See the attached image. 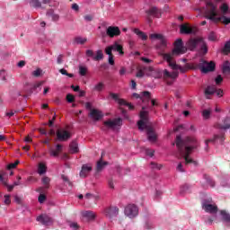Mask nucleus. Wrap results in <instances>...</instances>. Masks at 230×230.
<instances>
[{
  "label": "nucleus",
  "mask_w": 230,
  "mask_h": 230,
  "mask_svg": "<svg viewBox=\"0 0 230 230\" xmlns=\"http://www.w3.org/2000/svg\"><path fill=\"white\" fill-rule=\"evenodd\" d=\"M175 144L178 148V159H185V164H197L193 159L190 158L192 150L199 146L197 138L193 137H187L184 140L181 135L176 136Z\"/></svg>",
  "instance_id": "f257e3e1"
},
{
  "label": "nucleus",
  "mask_w": 230,
  "mask_h": 230,
  "mask_svg": "<svg viewBox=\"0 0 230 230\" xmlns=\"http://www.w3.org/2000/svg\"><path fill=\"white\" fill-rule=\"evenodd\" d=\"M208 8L205 11L206 19H209L213 22H222L225 26L230 24V18L226 16L217 17L218 13L217 12V5L211 1L207 2Z\"/></svg>",
  "instance_id": "f03ea898"
},
{
  "label": "nucleus",
  "mask_w": 230,
  "mask_h": 230,
  "mask_svg": "<svg viewBox=\"0 0 230 230\" xmlns=\"http://www.w3.org/2000/svg\"><path fill=\"white\" fill-rule=\"evenodd\" d=\"M164 60H165L169 64V67L172 68L173 71H181V73H186L190 69H196L195 64L187 63L184 66H181L177 65L173 58L172 59V56L170 54L164 55Z\"/></svg>",
  "instance_id": "7ed1b4c3"
},
{
  "label": "nucleus",
  "mask_w": 230,
  "mask_h": 230,
  "mask_svg": "<svg viewBox=\"0 0 230 230\" xmlns=\"http://www.w3.org/2000/svg\"><path fill=\"white\" fill-rule=\"evenodd\" d=\"M187 49L182 45V39H178L174 42V49L171 53H165L163 54V57L164 58V55H170L171 59L173 58V57H177L178 55H184L186 53Z\"/></svg>",
  "instance_id": "20e7f679"
},
{
  "label": "nucleus",
  "mask_w": 230,
  "mask_h": 230,
  "mask_svg": "<svg viewBox=\"0 0 230 230\" xmlns=\"http://www.w3.org/2000/svg\"><path fill=\"white\" fill-rule=\"evenodd\" d=\"M196 69H200L201 73H211L215 71L216 65L213 61L208 62L204 59L199 60V64H195Z\"/></svg>",
  "instance_id": "39448f33"
},
{
  "label": "nucleus",
  "mask_w": 230,
  "mask_h": 230,
  "mask_svg": "<svg viewBox=\"0 0 230 230\" xmlns=\"http://www.w3.org/2000/svg\"><path fill=\"white\" fill-rule=\"evenodd\" d=\"M226 141V133L220 132L219 134H215L212 138H208L205 140L206 145V150L209 148V143H217L219 142L221 145H224V142Z\"/></svg>",
  "instance_id": "423d86ee"
},
{
  "label": "nucleus",
  "mask_w": 230,
  "mask_h": 230,
  "mask_svg": "<svg viewBox=\"0 0 230 230\" xmlns=\"http://www.w3.org/2000/svg\"><path fill=\"white\" fill-rule=\"evenodd\" d=\"M146 107H142V111H140V120L137 121V127L139 130H145L146 123H148V111H145Z\"/></svg>",
  "instance_id": "0eeeda50"
},
{
  "label": "nucleus",
  "mask_w": 230,
  "mask_h": 230,
  "mask_svg": "<svg viewBox=\"0 0 230 230\" xmlns=\"http://www.w3.org/2000/svg\"><path fill=\"white\" fill-rule=\"evenodd\" d=\"M103 125L104 127H107V128L114 130L117 127H121V125H123V119L121 118L108 119L103 122Z\"/></svg>",
  "instance_id": "6e6552de"
},
{
  "label": "nucleus",
  "mask_w": 230,
  "mask_h": 230,
  "mask_svg": "<svg viewBox=\"0 0 230 230\" xmlns=\"http://www.w3.org/2000/svg\"><path fill=\"white\" fill-rule=\"evenodd\" d=\"M109 96L110 98H111V100L118 102L119 105H126V107H128L129 111H134V105H131L129 102H127L125 99H119V95L118 93L110 92Z\"/></svg>",
  "instance_id": "1a4fd4ad"
},
{
  "label": "nucleus",
  "mask_w": 230,
  "mask_h": 230,
  "mask_svg": "<svg viewBox=\"0 0 230 230\" xmlns=\"http://www.w3.org/2000/svg\"><path fill=\"white\" fill-rule=\"evenodd\" d=\"M124 213L126 217H128L129 218H134L135 217H137L139 209L136 205L129 204L125 208Z\"/></svg>",
  "instance_id": "9d476101"
},
{
  "label": "nucleus",
  "mask_w": 230,
  "mask_h": 230,
  "mask_svg": "<svg viewBox=\"0 0 230 230\" xmlns=\"http://www.w3.org/2000/svg\"><path fill=\"white\" fill-rule=\"evenodd\" d=\"M85 55L89 58H93V60H94L95 62H99V60H103V51L102 49L97 50L95 56L94 51L87 49Z\"/></svg>",
  "instance_id": "9b49d317"
},
{
  "label": "nucleus",
  "mask_w": 230,
  "mask_h": 230,
  "mask_svg": "<svg viewBox=\"0 0 230 230\" xmlns=\"http://www.w3.org/2000/svg\"><path fill=\"white\" fill-rule=\"evenodd\" d=\"M106 34L110 39H114V37H119L121 35V31L118 26H110L106 30Z\"/></svg>",
  "instance_id": "f8f14e48"
},
{
  "label": "nucleus",
  "mask_w": 230,
  "mask_h": 230,
  "mask_svg": "<svg viewBox=\"0 0 230 230\" xmlns=\"http://www.w3.org/2000/svg\"><path fill=\"white\" fill-rule=\"evenodd\" d=\"M180 32L185 35H191L197 33V27H191L184 23L180 26Z\"/></svg>",
  "instance_id": "ddd939ff"
},
{
  "label": "nucleus",
  "mask_w": 230,
  "mask_h": 230,
  "mask_svg": "<svg viewBox=\"0 0 230 230\" xmlns=\"http://www.w3.org/2000/svg\"><path fill=\"white\" fill-rule=\"evenodd\" d=\"M146 13H147L148 15V22H152L150 17H156L157 19H159V17H161L162 15L161 9L155 6H153L149 10L146 11Z\"/></svg>",
  "instance_id": "4468645a"
},
{
  "label": "nucleus",
  "mask_w": 230,
  "mask_h": 230,
  "mask_svg": "<svg viewBox=\"0 0 230 230\" xmlns=\"http://www.w3.org/2000/svg\"><path fill=\"white\" fill-rule=\"evenodd\" d=\"M56 135L58 141H67L71 138V133L66 129H58Z\"/></svg>",
  "instance_id": "2eb2a0df"
},
{
  "label": "nucleus",
  "mask_w": 230,
  "mask_h": 230,
  "mask_svg": "<svg viewBox=\"0 0 230 230\" xmlns=\"http://www.w3.org/2000/svg\"><path fill=\"white\" fill-rule=\"evenodd\" d=\"M133 98H136L137 100H141L142 102H145L146 99V102H150V100H152V93L148 91H144L141 93V94L134 93Z\"/></svg>",
  "instance_id": "dca6fc26"
},
{
  "label": "nucleus",
  "mask_w": 230,
  "mask_h": 230,
  "mask_svg": "<svg viewBox=\"0 0 230 230\" xmlns=\"http://www.w3.org/2000/svg\"><path fill=\"white\" fill-rule=\"evenodd\" d=\"M202 209H204L206 213H210L211 215L218 212V207L217 205H213L206 202L202 203Z\"/></svg>",
  "instance_id": "f3484780"
},
{
  "label": "nucleus",
  "mask_w": 230,
  "mask_h": 230,
  "mask_svg": "<svg viewBox=\"0 0 230 230\" xmlns=\"http://www.w3.org/2000/svg\"><path fill=\"white\" fill-rule=\"evenodd\" d=\"M104 213L108 218H114V217H118L119 208L118 207H110L105 209Z\"/></svg>",
  "instance_id": "a211bd4d"
},
{
  "label": "nucleus",
  "mask_w": 230,
  "mask_h": 230,
  "mask_svg": "<svg viewBox=\"0 0 230 230\" xmlns=\"http://www.w3.org/2000/svg\"><path fill=\"white\" fill-rule=\"evenodd\" d=\"M216 127L217 128H219L220 130H229V128H230V118L226 117L225 119H223V120L221 122L217 123Z\"/></svg>",
  "instance_id": "6ab92c4d"
},
{
  "label": "nucleus",
  "mask_w": 230,
  "mask_h": 230,
  "mask_svg": "<svg viewBox=\"0 0 230 230\" xmlns=\"http://www.w3.org/2000/svg\"><path fill=\"white\" fill-rule=\"evenodd\" d=\"M90 118H92L95 121H100V119L103 118V113H102V111L99 110L93 109L90 111Z\"/></svg>",
  "instance_id": "aec40b11"
},
{
  "label": "nucleus",
  "mask_w": 230,
  "mask_h": 230,
  "mask_svg": "<svg viewBox=\"0 0 230 230\" xmlns=\"http://www.w3.org/2000/svg\"><path fill=\"white\" fill-rule=\"evenodd\" d=\"M215 93H217V87L213 85H208L204 91V95L208 100H209L210 96H213Z\"/></svg>",
  "instance_id": "412c9836"
},
{
  "label": "nucleus",
  "mask_w": 230,
  "mask_h": 230,
  "mask_svg": "<svg viewBox=\"0 0 230 230\" xmlns=\"http://www.w3.org/2000/svg\"><path fill=\"white\" fill-rule=\"evenodd\" d=\"M37 222H40L42 226H48V224L51 223V217L46 214H42L37 217Z\"/></svg>",
  "instance_id": "4be33fe9"
},
{
  "label": "nucleus",
  "mask_w": 230,
  "mask_h": 230,
  "mask_svg": "<svg viewBox=\"0 0 230 230\" xmlns=\"http://www.w3.org/2000/svg\"><path fill=\"white\" fill-rule=\"evenodd\" d=\"M46 15L47 17H49V19H51L54 22L60 20V15L58 13H56L55 10L53 9H49L46 13Z\"/></svg>",
  "instance_id": "5701e85b"
},
{
  "label": "nucleus",
  "mask_w": 230,
  "mask_h": 230,
  "mask_svg": "<svg viewBox=\"0 0 230 230\" xmlns=\"http://www.w3.org/2000/svg\"><path fill=\"white\" fill-rule=\"evenodd\" d=\"M93 170L92 166H89L87 164H84L82 166V170L79 173L80 177H82L83 179H85V177H87V175H89V172Z\"/></svg>",
  "instance_id": "b1692460"
},
{
  "label": "nucleus",
  "mask_w": 230,
  "mask_h": 230,
  "mask_svg": "<svg viewBox=\"0 0 230 230\" xmlns=\"http://www.w3.org/2000/svg\"><path fill=\"white\" fill-rule=\"evenodd\" d=\"M145 128L147 130V139L148 141H155L157 139V137L155 136V132H154V128L151 127L146 126Z\"/></svg>",
  "instance_id": "393cba45"
},
{
  "label": "nucleus",
  "mask_w": 230,
  "mask_h": 230,
  "mask_svg": "<svg viewBox=\"0 0 230 230\" xmlns=\"http://www.w3.org/2000/svg\"><path fill=\"white\" fill-rule=\"evenodd\" d=\"M219 215L224 224H230V214L227 212V210H220Z\"/></svg>",
  "instance_id": "a878e982"
},
{
  "label": "nucleus",
  "mask_w": 230,
  "mask_h": 230,
  "mask_svg": "<svg viewBox=\"0 0 230 230\" xmlns=\"http://www.w3.org/2000/svg\"><path fill=\"white\" fill-rule=\"evenodd\" d=\"M62 145L60 144H58L56 146V149H53V148H50L49 149V155L52 156V157H58V155H60V152H62Z\"/></svg>",
  "instance_id": "bb28decb"
},
{
  "label": "nucleus",
  "mask_w": 230,
  "mask_h": 230,
  "mask_svg": "<svg viewBox=\"0 0 230 230\" xmlns=\"http://www.w3.org/2000/svg\"><path fill=\"white\" fill-rule=\"evenodd\" d=\"M198 38L190 39L187 43V48L190 51H195L197 49Z\"/></svg>",
  "instance_id": "cd10ccee"
},
{
  "label": "nucleus",
  "mask_w": 230,
  "mask_h": 230,
  "mask_svg": "<svg viewBox=\"0 0 230 230\" xmlns=\"http://www.w3.org/2000/svg\"><path fill=\"white\" fill-rule=\"evenodd\" d=\"M107 164H109V163L103 162V155H102L101 159L97 162V165H96L97 172H102V170H103V168H105Z\"/></svg>",
  "instance_id": "c85d7f7f"
},
{
  "label": "nucleus",
  "mask_w": 230,
  "mask_h": 230,
  "mask_svg": "<svg viewBox=\"0 0 230 230\" xmlns=\"http://www.w3.org/2000/svg\"><path fill=\"white\" fill-rule=\"evenodd\" d=\"M111 49H113V51H117V53L121 56L125 55V52L123 51V46L119 45L118 42L112 44Z\"/></svg>",
  "instance_id": "c756f323"
},
{
  "label": "nucleus",
  "mask_w": 230,
  "mask_h": 230,
  "mask_svg": "<svg viewBox=\"0 0 230 230\" xmlns=\"http://www.w3.org/2000/svg\"><path fill=\"white\" fill-rule=\"evenodd\" d=\"M82 215L84 218H87L88 220H94V218H96V214L90 210L82 212Z\"/></svg>",
  "instance_id": "7c9ffc66"
},
{
  "label": "nucleus",
  "mask_w": 230,
  "mask_h": 230,
  "mask_svg": "<svg viewBox=\"0 0 230 230\" xmlns=\"http://www.w3.org/2000/svg\"><path fill=\"white\" fill-rule=\"evenodd\" d=\"M134 33H136V35H137V37L139 39H141V40H148V36L144 31H140L139 29H134Z\"/></svg>",
  "instance_id": "2f4dec72"
},
{
  "label": "nucleus",
  "mask_w": 230,
  "mask_h": 230,
  "mask_svg": "<svg viewBox=\"0 0 230 230\" xmlns=\"http://www.w3.org/2000/svg\"><path fill=\"white\" fill-rule=\"evenodd\" d=\"M78 142L76 140H74L70 144V152L71 154H78Z\"/></svg>",
  "instance_id": "473e14b6"
},
{
  "label": "nucleus",
  "mask_w": 230,
  "mask_h": 230,
  "mask_svg": "<svg viewBox=\"0 0 230 230\" xmlns=\"http://www.w3.org/2000/svg\"><path fill=\"white\" fill-rule=\"evenodd\" d=\"M48 170V167L43 163H40L38 166V173L40 175H44Z\"/></svg>",
  "instance_id": "72a5a7b5"
},
{
  "label": "nucleus",
  "mask_w": 230,
  "mask_h": 230,
  "mask_svg": "<svg viewBox=\"0 0 230 230\" xmlns=\"http://www.w3.org/2000/svg\"><path fill=\"white\" fill-rule=\"evenodd\" d=\"M41 182L43 185H45V187H44L45 190H49V182H51V179H49V177L44 176L41 179Z\"/></svg>",
  "instance_id": "f704fd0d"
},
{
  "label": "nucleus",
  "mask_w": 230,
  "mask_h": 230,
  "mask_svg": "<svg viewBox=\"0 0 230 230\" xmlns=\"http://www.w3.org/2000/svg\"><path fill=\"white\" fill-rule=\"evenodd\" d=\"M0 182H2L3 184H4V186H7L8 188V191H13V188H15L14 185H8L6 183V181H4V178L3 177V174L0 173Z\"/></svg>",
  "instance_id": "c9c22d12"
},
{
  "label": "nucleus",
  "mask_w": 230,
  "mask_h": 230,
  "mask_svg": "<svg viewBox=\"0 0 230 230\" xmlns=\"http://www.w3.org/2000/svg\"><path fill=\"white\" fill-rule=\"evenodd\" d=\"M103 87H105V84L103 83L100 82L93 87V91L102 93V91H103Z\"/></svg>",
  "instance_id": "e433bc0d"
},
{
  "label": "nucleus",
  "mask_w": 230,
  "mask_h": 230,
  "mask_svg": "<svg viewBox=\"0 0 230 230\" xmlns=\"http://www.w3.org/2000/svg\"><path fill=\"white\" fill-rule=\"evenodd\" d=\"M222 52L225 55H229V53H230V40L226 42L225 47H224Z\"/></svg>",
  "instance_id": "4c0bfd02"
},
{
  "label": "nucleus",
  "mask_w": 230,
  "mask_h": 230,
  "mask_svg": "<svg viewBox=\"0 0 230 230\" xmlns=\"http://www.w3.org/2000/svg\"><path fill=\"white\" fill-rule=\"evenodd\" d=\"M220 10H221L223 15H226L227 12H229V5H227V4H223L220 6Z\"/></svg>",
  "instance_id": "58836bf2"
},
{
  "label": "nucleus",
  "mask_w": 230,
  "mask_h": 230,
  "mask_svg": "<svg viewBox=\"0 0 230 230\" xmlns=\"http://www.w3.org/2000/svg\"><path fill=\"white\" fill-rule=\"evenodd\" d=\"M31 4L33 6V8H42V3H40L39 0H31Z\"/></svg>",
  "instance_id": "ea45409f"
},
{
  "label": "nucleus",
  "mask_w": 230,
  "mask_h": 230,
  "mask_svg": "<svg viewBox=\"0 0 230 230\" xmlns=\"http://www.w3.org/2000/svg\"><path fill=\"white\" fill-rule=\"evenodd\" d=\"M204 179L207 181L208 184L211 186V188H215V182L213 181V180H211V177H209V175L204 174Z\"/></svg>",
  "instance_id": "a19ab883"
},
{
  "label": "nucleus",
  "mask_w": 230,
  "mask_h": 230,
  "mask_svg": "<svg viewBox=\"0 0 230 230\" xmlns=\"http://www.w3.org/2000/svg\"><path fill=\"white\" fill-rule=\"evenodd\" d=\"M223 73H230V64L229 61H226L223 64Z\"/></svg>",
  "instance_id": "79ce46f5"
},
{
  "label": "nucleus",
  "mask_w": 230,
  "mask_h": 230,
  "mask_svg": "<svg viewBox=\"0 0 230 230\" xmlns=\"http://www.w3.org/2000/svg\"><path fill=\"white\" fill-rule=\"evenodd\" d=\"M202 116L204 119H209V117L211 116V110H203Z\"/></svg>",
  "instance_id": "37998d69"
},
{
  "label": "nucleus",
  "mask_w": 230,
  "mask_h": 230,
  "mask_svg": "<svg viewBox=\"0 0 230 230\" xmlns=\"http://www.w3.org/2000/svg\"><path fill=\"white\" fill-rule=\"evenodd\" d=\"M75 40L76 44H85V42H87V38L76 37Z\"/></svg>",
  "instance_id": "c03bdc74"
},
{
  "label": "nucleus",
  "mask_w": 230,
  "mask_h": 230,
  "mask_svg": "<svg viewBox=\"0 0 230 230\" xmlns=\"http://www.w3.org/2000/svg\"><path fill=\"white\" fill-rule=\"evenodd\" d=\"M59 73H61V75H65V76H68L69 78H73V76H75V75L67 73L66 68L59 69Z\"/></svg>",
  "instance_id": "a18cd8bd"
},
{
  "label": "nucleus",
  "mask_w": 230,
  "mask_h": 230,
  "mask_svg": "<svg viewBox=\"0 0 230 230\" xmlns=\"http://www.w3.org/2000/svg\"><path fill=\"white\" fill-rule=\"evenodd\" d=\"M201 48H199V51L203 53V55H206L208 53V44H206V41L204 43H201Z\"/></svg>",
  "instance_id": "49530a36"
},
{
  "label": "nucleus",
  "mask_w": 230,
  "mask_h": 230,
  "mask_svg": "<svg viewBox=\"0 0 230 230\" xmlns=\"http://www.w3.org/2000/svg\"><path fill=\"white\" fill-rule=\"evenodd\" d=\"M79 75H81V76H85V75H87V67L85 66H79Z\"/></svg>",
  "instance_id": "de8ad7c7"
},
{
  "label": "nucleus",
  "mask_w": 230,
  "mask_h": 230,
  "mask_svg": "<svg viewBox=\"0 0 230 230\" xmlns=\"http://www.w3.org/2000/svg\"><path fill=\"white\" fill-rule=\"evenodd\" d=\"M10 195H4V204H5V206H10V204H12V199H10Z\"/></svg>",
  "instance_id": "09e8293b"
},
{
  "label": "nucleus",
  "mask_w": 230,
  "mask_h": 230,
  "mask_svg": "<svg viewBox=\"0 0 230 230\" xmlns=\"http://www.w3.org/2000/svg\"><path fill=\"white\" fill-rule=\"evenodd\" d=\"M19 164V160L15 161L13 164H9L7 165V170H13V168H17V165Z\"/></svg>",
  "instance_id": "8fccbe9b"
},
{
  "label": "nucleus",
  "mask_w": 230,
  "mask_h": 230,
  "mask_svg": "<svg viewBox=\"0 0 230 230\" xmlns=\"http://www.w3.org/2000/svg\"><path fill=\"white\" fill-rule=\"evenodd\" d=\"M206 41H204V39L198 38V43L196 45V49H200L202 44H204Z\"/></svg>",
  "instance_id": "3c124183"
},
{
  "label": "nucleus",
  "mask_w": 230,
  "mask_h": 230,
  "mask_svg": "<svg viewBox=\"0 0 230 230\" xmlns=\"http://www.w3.org/2000/svg\"><path fill=\"white\" fill-rule=\"evenodd\" d=\"M41 73H42V69L37 68L36 70H34L32 72V76H35L36 78H39V76H40Z\"/></svg>",
  "instance_id": "603ef678"
},
{
  "label": "nucleus",
  "mask_w": 230,
  "mask_h": 230,
  "mask_svg": "<svg viewBox=\"0 0 230 230\" xmlns=\"http://www.w3.org/2000/svg\"><path fill=\"white\" fill-rule=\"evenodd\" d=\"M40 85H42V83H38L36 84H34L29 91V94H33V92L38 88L40 87Z\"/></svg>",
  "instance_id": "864d4df0"
},
{
  "label": "nucleus",
  "mask_w": 230,
  "mask_h": 230,
  "mask_svg": "<svg viewBox=\"0 0 230 230\" xmlns=\"http://www.w3.org/2000/svg\"><path fill=\"white\" fill-rule=\"evenodd\" d=\"M66 102L68 103H73L75 102V95L71 93L66 94Z\"/></svg>",
  "instance_id": "5fc2aeb1"
},
{
  "label": "nucleus",
  "mask_w": 230,
  "mask_h": 230,
  "mask_svg": "<svg viewBox=\"0 0 230 230\" xmlns=\"http://www.w3.org/2000/svg\"><path fill=\"white\" fill-rule=\"evenodd\" d=\"M150 39H157L158 40H161V39H163V34H157V33H153L150 34Z\"/></svg>",
  "instance_id": "6e6d98bb"
},
{
  "label": "nucleus",
  "mask_w": 230,
  "mask_h": 230,
  "mask_svg": "<svg viewBox=\"0 0 230 230\" xmlns=\"http://www.w3.org/2000/svg\"><path fill=\"white\" fill-rule=\"evenodd\" d=\"M112 51H113V49H112V46H111V45L109 46V47H107V48L105 49V53H106V55H108L109 57L113 56V55H112Z\"/></svg>",
  "instance_id": "4d7b16f0"
},
{
  "label": "nucleus",
  "mask_w": 230,
  "mask_h": 230,
  "mask_svg": "<svg viewBox=\"0 0 230 230\" xmlns=\"http://www.w3.org/2000/svg\"><path fill=\"white\" fill-rule=\"evenodd\" d=\"M38 200L40 204H44V202L46 201V195L40 194L38 198Z\"/></svg>",
  "instance_id": "13d9d810"
},
{
  "label": "nucleus",
  "mask_w": 230,
  "mask_h": 230,
  "mask_svg": "<svg viewBox=\"0 0 230 230\" xmlns=\"http://www.w3.org/2000/svg\"><path fill=\"white\" fill-rule=\"evenodd\" d=\"M151 166H152L153 169H155V170H161V168H163V165L158 164L154 163V162L151 163Z\"/></svg>",
  "instance_id": "bf43d9fd"
},
{
  "label": "nucleus",
  "mask_w": 230,
  "mask_h": 230,
  "mask_svg": "<svg viewBox=\"0 0 230 230\" xmlns=\"http://www.w3.org/2000/svg\"><path fill=\"white\" fill-rule=\"evenodd\" d=\"M216 84L217 85H220V84H222V82H224V78L222 77V75H217L216 78Z\"/></svg>",
  "instance_id": "052dcab7"
},
{
  "label": "nucleus",
  "mask_w": 230,
  "mask_h": 230,
  "mask_svg": "<svg viewBox=\"0 0 230 230\" xmlns=\"http://www.w3.org/2000/svg\"><path fill=\"white\" fill-rule=\"evenodd\" d=\"M208 40H211V41L217 40V34H215V32H210L208 35Z\"/></svg>",
  "instance_id": "680f3d73"
},
{
  "label": "nucleus",
  "mask_w": 230,
  "mask_h": 230,
  "mask_svg": "<svg viewBox=\"0 0 230 230\" xmlns=\"http://www.w3.org/2000/svg\"><path fill=\"white\" fill-rule=\"evenodd\" d=\"M137 78H143L145 76V71L139 69L136 75Z\"/></svg>",
  "instance_id": "e2e57ef3"
},
{
  "label": "nucleus",
  "mask_w": 230,
  "mask_h": 230,
  "mask_svg": "<svg viewBox=\"0 0 230 230\" xmlns=\"http://www.w3.org/2000/svg\"><path fill=\"white\" fill-rule=\"evenodd\" d=\"M164 78H170L172 73H170L167 69H164L163 72Z\"/></svg>",
  "instance_id": "0e129e2a"
},
{
  "label": "nucleus",
  "mask_w": 230,
  "mask_h": 230,
  "mask_svg": "<svg viewBox=\"0 0 230 230\" xmlns=\"http://www.w3.org/2000/svg\"><path fill=\"white\" fill-rule=\"evenodd\" d=\"M190 190V185L185 184L183 186H181V193L184 192V191H188Z\"/></svg>",
  "instance_id": "69168bd1"
},
{
  "label": "nucleus",
  "mask_w": 230,
  "mask_h": 230,
  "mask_svg": "<svg viewBox=\"0 0 230 230\" xmlns=\"http://www.w3.org/2000/svg\"><path fill=\"white\" fill-rule=\"evenodd\" d=\"M146 154L149 155V157H154L155 151L152 149H146Z\"/></svg>",
  "instance_id": "338daca9"
},
{
  "label": "nucleus",
  "mask_w": 230,
  "mask_h": 230,
  "mask_svg": "<svg viewBox=\"0 0 230 230\" xmlns=\"http://www.w3.org/2000/svg\"><path fill=\"white\" fill-rule=\"evenodd\" d=\"M64 56L63 55H59L58 57V58H57V63L58 64V65H60V64H62V62H64Z\"/></svg>",
  "instance_id": "774afa93"
}]
</instances>
